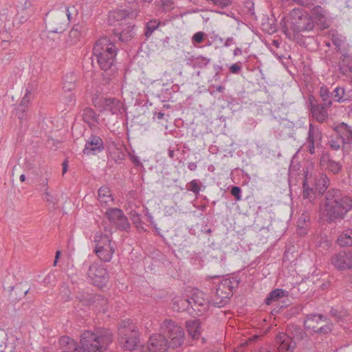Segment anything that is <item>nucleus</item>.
Listing matches in <instances>:
<instances>
[{
    "mask_svg": "<svg viewBox=\"0 0 352 352\" xmlns=\"http://www.w3.org/2000/svg\"><path fill=\"white\" fill-rule=\"evenodd\" d=\"M321 208L328 223L341 221L352 210V197L338 189H330L324 194Z\"/></svg>",
    "mask_w": 352,
    "mask_h": 352,
    "instance_id": "1",
    "label": "nucleus"
},
{
    "mask_svg": "<svg viewBox=\"0 0 352 352\" xmlns=\"http://www.w3.org/2000/svg\"><path fill=\"white\" fill-rule=\"evenodd\" d=\"M113 341V333L109 329H102L96 332L85 331L81 335L82 352H104Z\"/></svg>",
    "mask_w": 352,
    "mask_h": 352,
    "instance_id": "2",
    "label": "nucleus"
},
{
    "mask_svg": "<svg viewBox=\"0 0 352 352\" xmlns=\"http://www.w3.org/2000/svg\"><path fill=\"white\" fill-rule=\"evenodd\" d=\"M239 280L236 278H225L220 281L212 296V305L217 307H223L232 296V289L236 287Z\"/></svg>",
    "mask_w": 352,
    "mask_h": 352,
    "instance_id": "3",
    "label": "nucleus"
},
{
    "mask_svg": "<svg viewBox=\"0 0 352 352\" xmlns=\"http://www.w3.org/2000/svg\"><path fill=\"white\" fill-rule=\"evenodd\" d=\"M288 22L294 33L311 31L315 26L312 16L300 8H294L290 12Z\"/></svg>",
    "mask_w": 352,
    "mask_h": 352,
    "instance_id": "4",
    "label": "nucleus"
},
{
    "mask_svg": "<svg viewBox=\"0 0 352 352\" xmlns=\"http://www.w3.org/2000/svg\"><path fill=\"white\" fill-rule=\"evenodd\" d=\"M160 331L162 335L168 338L169 347L173 349L181 346L184 341V331L176 322L170 319H166L162 323Z\"/></svg>",
    "mask_w": 352,
    "mask_h": 352,
    "instance_id": "5",
    "label": "nucleus"
},
{
    "mask_svg": "<svg viewBox=\"0 0 352 352\" xmlns=\"http://www.w3.org/2000/svg\"><path fill=\"white\" fill-rule=\"evenodd\" d=\"M70 20L69 8L56 12H49L45 18L47 30L52 33H61L67 28V21Z\"/></svg>",
    "mask_w": 352,
    "mask_h": 352,
    "instance_id": "6",
    "label": "nucleus"
},
{
    "mask_svg": "<svg viewBox=\"0 0 352 352\" xmlns=\"http://www.w3.org/2000/svg\"><path fill=\"white\" fill-rule=\"evenodd\" d=\"M304 325L306 329L320 334L330 333L333 327L329 320L322 314L307 315Z\"/></svg>",
    "mask_w": 352,
    "mask_h": 352,
    "instance_id": "7",
    "label": "nucleus"
},
{
    "mask_svg": "<svg viewBox=\"0 0 352 352\" xmlns=\"http://www.w3.org/2000/svg\"><path fill=\"white\" fill-rule=\"evenodd\" d=\"M95 252L98 258L103 262H109L114 252L111 246V239L109 236L101 232H96L95 235Z\"/></svg>",
    "mask_w": 352,
    "mask_h": 352,
    "instance_id": "8",
    "label": "nucleus"
},
{
    "mask_svg": "<svg viewBox=\"0 0 352 352\" xmlns=\"http://www.w3.org/2000/svg\"><path fill=\"white\" fill-rule=\"evenodd\" d=\"M94 107L100 111H109L112 114L122 113L123 104L117 98L95 96L92 99Z\"/></svg>",
    "mask_w": 352,
    "mask_h": 352,
    "instance_id": "9",
    "label": "nucleus"
},
{
    "mask_svg": "<svg viewBox=\"0 0 352 352\" xmlns=\"http://www.w3.org/2000/svg\"><path fill=\"white\" fill-rule=\"evenodd\" d=\"M338 129L339 135L329 142L330 148L335 151L340 149L342 144H352V126L342 122Z\"/></svg>",
    "mask_w": 352,
    "mask_h": 352,
    "instance_id": "10",
    "label": "nucleus"
},
{
    "mask_svg": "<svg viewBox=\"0 0 352 352\" xmlns=\"http://www.w3.org/2000/svg\"><path fill=\"white\" fill-rule=\"evenodd\" d=\"M169 347L168 342L164 335L157 333L152 335L147 344V346H142L146 352H167Z\"/></svg>",
    "mask_w": 352,
    "mask_h": 352,
    "instance_id": "11",
    "label": "nucleus"
},
{
    "mask_svg": "<svg viewBox=\"0 0 352 352\" xmlns=\"http://www.w3.org/2000/svg\"><path fill=\"white\" fill-rule=\"evenodd\" d=\"M88 276L92 283L98 287L106 285L109 280L107 270L103 265H89Z\"/></svg>",
    "mask_w": 352,
    "mask_h": 352,
    "instance_id": "12",
    "label": "nucleus"
},
{
    "mask_svg": "<svg viewBox=\"0 0 352 352\" xmlns=\"http://www.w3.org/2000/svg\"><path fill=\"white\" fill-rule=\"evenodd\" d=\"M190 299L191 308L201 314L207 311L210 305H212V299L208 300L207 298H205L204 294L199 291H196Z\"/></svg>",
    "mask_w": 352,
    "mask_h": 352,
    "instance_id": "13",
    "label": "nucleus"
},
{
    "mask_svg": "<svg viewBox=\"0 0 352 352\" xmlns=\"http://www.w3.org/2000/svg\"><path fill=\"white\" fill-rule=\"evenodd\" d=\"M104 150L102 139L97 135H91L87 140L83 153L86 155H95Z\"/></svg>",
    "mask_w": 352,
    "mask_h": 352,
    "instance_id": "14",
    "label": "nucleus"
},
{
    "mask_svg": "<svg viewBox=\"0 0 352 352\" xmlns=\"http://www.w3.org/2000/svg\"><path fill=\"white\" fill-rule=\"evenodd\" d=\"M116 52L117 48H116L114 43L107 37H102L98 40L93 48V53L94 56Z\"/></svg>",
    "mask_w": 352,
    "mask_h": 352,
    "instance_id": "15",
    "label": "nucleus"
},
{
    "mask_svg": "<svg viewBox=\"0 0 352 352\" xmlns=\"http://www.w3.org/2000/svg\"><path fill=\"white\" fill-rule=\"evenodd\" d=\"M276 340L280 352H294L296 347V342L288 334L280 333L276 336Z\"/></svg>",
    "mask_w": 352,
    "mask_h": 352,
    "instance_id": "16",
    "label": "nucleus"
},
{
    "mask_svg": "<svg viewBox=\"0 0 352 352\" xmlns=\"http://www.w3.org/2000/svg\"><path fill=\"white\" fill-rule=\"evenodd\" d=\"M138 328L135 324L129 319L122 320L118 327V333L119 341L122 340L124 337H130L132 335H138Z\"/></svg>",
    "mask_w": 352,
    "mask_h": 352,
    "instance_id": "17",
    "label": "nucleus"
},
{
    "mask_svg": "<svg viewBox=\"0 0 352 352\" xmlns=\"http://www.w3.org/2000/svg\"><path fill=\"white\" fill-rule=\"evenodd\" d=\"M312 17L314 16L316 23L320 25L322 29L328 28L329 25L327 18V12L320 6H316L311 10Z\"/></svg>",
    "mask_w": 352,
    "mask_h": 352,
    "instance_id": "18",
    "label": "nucleus"
},
{
    "mask_svg": "<svg viewBox=\"0 0 352 352\" xmlns=\"http://www.w3.org/2000/svg\"><path fill=\"white\" fill-rule=\"evenodd\" d=\"M328 107L321 104H313L311 102V111L312 116L320 123L326 121L328 119V113L327 111Z\"/></svg>",
    "mask_w": 352,
    "mask_h": 352,
    "instance_id": "19",
    "label": "nucleus"
},
{
    "mask_svg": "<svg viewBox=\"0 0 352 352\" xmlns=\"http://www.w3.org/2000/svg\"><path fill=\"white\" fill-rule=\"evenodd\" d=\"M116 56V52L102 54L101 55L96 56L97 61L102 70L107 71L109 69L114 63V58Z\"/></svg>",
    "mask_w": 352,
    "mask_h": 352,
    "instance_id": "20",
    "label": "nucleus"
},
{
    "mask_svg": "<svg viewBox=\"0 0 352 352\" xmlns=\"http://www.w3.org/2000/svg\"><path fill=\"white\" fill-rule=\"evenodd\" d=\"M186 330L192 339H197L201 334V323L199 320L192 319L186 322Z\"/></svg>",
    "mask_w": 352,
    "mask_h": 352,
    "instance_id": "21",
    "label": "nucleus"
},
{
    "mask_svg": "<svg viewBox=\"0 0 352 352\" xmlns=\"http://www.w3.org/2000/svg\"><path fill=\"white\" fill-rule=\"evenodd\" d=\"M124 349L135 351H140V349H136L138 344L139 342V332L138 335H132L130 337H124L122 340L119 341Z\"/></svg>",
    "mask_w": 352,
    "mask_h": 352,
    "instance_id": "22",
    "label": "nucleus"
},
{
    "mask_svg": "<svg viewBox=\"0 0 352 352\" xmlns=\"http://www.w3.org/2000/svg\"><path fill=\"white\" fill-rule=\"evenodd\" d=\"M134 28V25H129L122 32L113 30V33L119 38V40L121 42H127L133 38L135 35Z\"/></svg>",
    "mask_w": 352,
    "mask_h": 352,
    "instance_id": "23",
    "label": "nucleus"
},
{
    "mask_svg": "<svg viewBox=\"0 0 352 352\" xmlns=\"http://www.w3.org/2000/svg\"><path fill=\"white\" fill-rule=\"evenodd\" d=\"M82 118L91 127L98 123L99 116L91 108L86 107L82 110Z\"/></svg>",
    "mask_w": 352,
    "mask_h": 352,
    "instance_id": "24",
    "label": "nucleus"
},
{
    "mask_svg": "<svg viewBox=\"0 0 352 352\" xmlns=\"http://www.w3.org/2000/svg\"><path fill=\"white\" fill-rule=\"evenodd\" d=\"M336 243L341 247H352V229L343 231L338 236Z\"/></svg>",
    "mask_w": 352,
    "mask_h": 352,
    "instance_id": "25",
    "label": "nucleus"
},
{
    "mask_svg": "<svg viewBox=\"0 0 352 352\" xmlns=\"http://www.w3.org/2000/svg\"><path fill=\"white\" fill-rule=\"evenodd\" d=\"M28 291V289L23 288L21 284L10 287V298L12 300H19L27 294Z\"/></svg>",
    "mask_w": 352,
    "mask_h": 352,
    "instance_id": "26",
    "label": "nucleus"
},
{
    "mask_svg": "<svg viewBox=\"0 0 352 352\" xmlns=\"http://www.w3.org/2000/svg\"><path fill=\"white\" fill-rule=\"evenodd\" d=\"M329 184L330 180L329 177L324 174H321L316 179V188L319 194L324 195Z\"/></svg>",
    "mask_w": 352,
    "mask_h": 352,
    "instance_id": "27",
    "label": "nucleus"
},
{
    "mask_svg": "<svg viewBox=\"0 0 352 352\" xmlns=\"http://www.w3.org/2000/svg\"><path fill=\"white\" fill-rule=\"evenodd\" d=\"M339 69L341 73L345 74L352 69V59L347 54H342L340 58Z\"/></svg>",
    "mask_w": 352,
    "mask_h": 352,
    "instance_id": "28",
    "label": "nucleus"
},
{
    "mask_svg": "<svg viewBox=\"0 0 352 352\" xmlns=\"http://www.w3.org/2000/svg\"><path fill=\"white\" fill-rule=\"evenodd\" d=\"M30 94L31 91L27 89L25 96L22 98L19 107L16 109V115H18V117L20 120L23 118V114L25 111V109L30 100Z\"/></svg>",
    "mask_w": 352,
    "mask_h": 352,
    "instance_id": "29",
    "label": "nucleus"
},
{
    "mask_svg": "<svg viewBox=\"0 0 352 352\" xmlns=\"http://www.w3.org/2000/svg\"><path fill=\"white\" fill-rule=\"evenodd\" d=\"M336 261L337 264H352V252H343L333 258L332 264Z\"/></svg>",
    "mask_w": 352,
    "mask_h": 352,
    "instance_id": "30",
    "label": "nucleus"
},
{
    "mask_svg": "<svg viewBox=\"0 0 352 352\" xmlns=\"http://www.w3.org/2000/svg\"><path fill=\"white\" fill-rule=\"evenodd\" d=\"M129 12L126 10H120L110 12L109 14V22L113 25L116 21H121L128 16Z\"/></svg>",
    "mask_w": 352,
    "mask_h": 352,
    "instance_id": "31",
    "label": "nucleus"
},
{
    "mask_svg": "<svg viewBox=\"0 0 352 352\" xmlns=\"http://www.w3.org/2000/svg\"><path fill=\"white\" fill-rule=\"evenodd\" d=\"M320 97L322 101V104L326 107H330L332 105L333 98L331 97V94L326 86H322L320 89Z\"/></svg>",
    "mask_w": 352,
    "mask_h": 352,
    "instance_id": "32",
    "label": "nucleus"
},
{
    "mask_svg": "<svg viewBox=\"0 0 352 352\" xmlns=\"http://www.w3.org/2000/svg\"><path fill=\"white\" fill-rule=\"evenodd\" d=\"M191 307L190 298H176L173 302V309L178 311H185Z\"/></svg>",
    "mask_w": 352,
    "mask_h": 352,
    "instance_id": "33",
    "label": "nucleus"
},
{
    "mask_svg": "<svg viewBox=\"0 0 352 352\" xmlns=\"http://www.w3.org/2000/svg\"><path fill=\"white\" fill-rule=\"evenodd\" d=\"M76 78L74 73L67 74L63 79V89L65 91H70L75 88Z\"/></svg>",
    "mask_w": 352,
    "mask_h": 352,
    "instance_id": "34",
    "label": "nucleus"
},
{
    "mask_svg": "<svg viewBox=\"0 0 352 352\" xmlns=\"http://www.w3.org/2000/svg\"><path fill=\"white\" fill-rule=\"evenodd\" d=\"M123 214L122 210L117 208H110L105 213L108 219L113 224H115L118 220L122 217Z\"/></svg>",
    "mask_w": 352,
    "mask_h": 352,
    "instance_id": "35",
    "label": "nucleus"
},
{
    "mask_svg": "<svg viewBox=\"0 0 352 352\" xmlns=\"http://www.w3.org/2000/svg\"><path fill=\"white\" fill-rule=\"evenodd\" d=\"M322 133L318 128L314 127L312 124H309L308 136L307 140H313V142L320 141Z\"/></svg>",
    "mask_w": 352,
    "mask_h": 352,
    "instance_id": "36",
    "label": "nucleus"
},
{
    "mask_svg": "<svg viewBox=\"0 0 352 352\" xmlns=\"http://www.w3.org/2000/svg\"><path fill=\"white\" fill-rule=\"evenodd\" d=\"M331 97L336 102H341L348 100L345 96L344 89L340 87H336L331 94Z\"/></svg>",
    "mask_w": 352,
    "mask_h": 352,
    "instance_id": "37",
    "label": "nucleus"
},
{
    "mask_svg": "<svg viewBox=\"0 0 352 352\" xmlns=\"http://www.w3.org/2000/svg\"><path fill=\"white\" fill-rule=\"evenodd\" d=\"M98 200L100 202L107 203L109 201H112L110 190L107 186H102L99 188L98 191Z\"/></svg>",
    "mask_w": 352,
    "mask_h": 352,
    "instance_id": "38",
    "label": "nucleus"
},
{
    "mask_svg": "<svg viewBox=\"0 0 352 352\" xmlns=\"http://www.w3.org/2000/svg\"><path fill=\"white\" fill-rule=\"evenodd\" d=\"M330 315L334 318L338 322L342 321L346 317L348 316V312L344 309H335L331 307L330 310Z\"/></svg>",
    "mask_w": 352,
    "mask_h": 352,
    "instance_id": "39",
    "label": "nucleus"
},
{
    "mask_svg": "<svg viewBox=\"0 0 352 352\" xmlns=\"http://www.w3.org/2000/svg\"><path fill=\"white\" fill-rule=\"evenodd\" d=\"M310 214L308 210H303L298 220V228H309Z\"/></svg>",
    "mask_w": 352,
    "mask_h": 352,
    "instance_id": "40",
    "label": "nucleus"
},
{
    "mask_svg": "<svg viewBox=\"0 0 352 352\" xmlns=\"http://www.w3.org/2000/svg\"><path fill=\"white\" fill-rule=\"evenodd\" d=\"M283 295L284 291L282 289H276L270 293L269 296L265 299V303L270 305L272 301L278 300L280 297H283Z\"/></svg>",
    "mask_w": 352,
    "mask_h": 352,
    "instance_id": "41",
    "label": "nucleus"
},
{
    "mask_svg": "<svg viewBox=\"0 0 352 352\" xmlns=\"http://www.w3.org/2000/svg\"><path fill=\"white\" fill-rule=\"evenodd\" d=\"M160 22L157 20H151L147 23L146 26L145 36L149 37L152 33L158 28Z\"/></svg>",
    "mask_w": 352,
    "mask_h": 352,
    "instance_id": "42",
    "label": "nucleus"
},
{
    "mask_svg": "<svg viewBox=\"0 0 352 352\" xmlns=\"http://www.w3.org/2000/svg\"><path fill=\"white\" fill-rule=\"evenodd\" d=\"M116 226L120 230H127L130 228L127 217L123 214L118 221L115 223Z\"/></svg>",
    "mask_w": 352,
    "mask_h": 352,
    "instance_id": "43",
    "label": "nucleus"
},
{
    "mask_svg": "<svg viewBox=\"0 0 352 352\" xmlns=\"http://www.w3.org/2000/svg\"><path fill=\"white\" fill-rule=\"evenodd\" d=\"M43 195L45 196L44 200L49 204L52 205L53 208H56V205L57 204L58 199L56 196L52 195L49 190H46V192H43Z\"/></svg>",
    "mask_w": 352,
    "mask_h": 352,
    "instance_id": "44",
    "label": "nucleus"
},
{
    "mask_svg": "<svg viewBox=\"0 0 352 352\" xmlns=\"http://www.w3.org/2000/svg\"><path fill=\"white\" fill-rule=\"evenodd\" d=\"M292 338L294 341H300L304 340L307 336V333L300 328L295 329L292 331Z\"/></svg>",
    "mask_w": 352,
    "mask_h": 352,
    "instance_id": "45",
    "label": "nucleus"
},
{
    "mask_svg": "<svg viewBox=\"0 0 352 352\" xmlns=\"http://www.w3.org/2000/svg\"><path fill=\"white\" fill-rule=\"evenodd\" d=\"M200 184L201 182L199 181L193 179L188 184V190L197 195L201 190Z\"/></svg>",
    "mask_w": 352,
    "mask_h": 352,
    "instance_id": "46",
    "label": "nucleus"
},
{
    "mask_svg": "<svg viewBox=\"0 0 352 352\" xmlns=\"http://www.w3.org/2000/svg\"><path fill=\"white\" fill-rule=\"evenodd\" d=\"M243 12L250 16L254 15V3L252 0H248L244 3Z\"/></svg>",
    "mask_w": 352,
    "mask_h": 352,
    "instance_id": "47",
    "label": "nucleus"
},
{
    "mask_svg": "<svg viewBox=\"0 0 352 352\" xmlns=\"http://www.w3.org/2000/svg\"><path fill=\"white\" fill-rule=\"evenodd\" d=\"M341 167V165L337 162L333 160L328 161L327 168L333 174H336L340 172Z\"/></svg>",
    "mask_w": 352,
    "mask_h": 352,
    "instance_id": "48",
    "label": "nucleus"
},
{
    "mask_svg": "<svg viewBox=\"0 0 352 352\" xmlns=\"http://www.w3.org/2000/svg\"><path fill=\"white\" fill-rule=\"evenodd\" d=\"M295 3L305 7L307 8H310L315 5L317 2V0H292Z\"/></svg>",
    "mask_w": 352,
    "mask_h": 352,
    "instance_id": "49",
    "label": "nucleus"
},
{
    "mask_svg": "<svg viewBox=\"0 0 352 352\" xmlns=\"http://www.w3.org/2000/svg\"><path fill=\"white\" fill-rule=\"evenodd\" d=\"M31 14L32 10H28V12L20 10L16 15V18L18 19L21 23H23Z\"/></svg>",
    "mask_w": 352,
    "mask_h": 352,
    "instance_id": "50",
    "label": "nucleus"
},
{
    "mask_svg": "<svg viewBox=\"0 0 352 352\" xmlns=\"http://www.w3.org/2000/svg\"><path fill=\"white\" fill-rule=\"evenodd\" d=\"M205 36L206 34L204 32L195 33L192 38V43L194 44H201L204 41Z\"/></svg>",
    "mask_w": 352,
    "mask_h": 352,
    "instance_id": "51",
    "label": "nucleus"
},
{
    "mask_svg": "<svg viewBox=\"0 0 352 352\" xmlns=\"http://www.w3.org/2000/svg\"><path fill=\"white\" fill-rule=\"evenodd\" d=\"M161 6L165 12L170 11L174 8L173 0H160Z\"/></svg>",
    "mask_w": 352,
    "mask_h": 352,
    "instance_id": "52",
    "label": "nucleus"
},
{
    "mask_svg": "<svg viewBox=\"0 0 352 352\" xmlns=\"http://www.w3.org/2000/svg\"><path fill=\"white\" fill-rule=\"evenodd\" d=\"M207 1L212 2L214 5L223 8L231 3L230 0H206Z\"/></svg>",
    "mask_w": 352,
    "mask_h": 352,
    "instance_id": "53",
    "label": "nucleus"
},
{
    "mask_svg": "<svg viewBox=\"0 0 352 352\" xmlns=\"http://www.w3.org/2000/svg\"><path fill=\"white\" fill-rule=\"evenodd\" d=\"M241 190L239 186H233L231 189V195L234 197L236 201H240L241 199Z\"/></svg>",
    "mask_w": 352,
    "mask_h": 352,
    "instance_id": "54",
    "label": "nucleus"
},
{
    "mask_svg": "<svg viewBox=\"0 0 352 352\" xmlns=\"http://www.w3.org/2000/svg\"><path fill=\"white\" fill-rule=\"evenodd\" d=\"M312 191H313V189L311 188H309L307 186V182L305 180L303 182V192H302V197H303V198L305 199H309L310 194H311V192H312Z\"/></svg>",
    "mask_w": 352,
    "mask_h": 352,
    "instance_id": "55",
    "label": "nucleus"
},
{
    "mask_svg": "<svg viewBox=\"0 0 352 352\" xmlns=\"http://www.w3.org/2000/svg\"><path fill=\"white\" fill-rule=\"evenodd\" d=\"M209 62H210V59L202 57V56H199L196 58L195 63L197 65L201 67V66L206 65Z\"/></svg>",
    "mask_w": 352,
    "mask_h": 352,
    "instance_id": "56",
    "label": "nucleus"
},
{
    "mask_svg": "<svg viewBox=\"0 0 352 352\" xmlns=\"http://www.w3.org/2000/svg\"><path fill=\"white\" fill-rule=\"evenodd\" d=\"M48 182L49 180L47 177L41 178L40 179L38 186L41 190H43L44 192H46V190H48L49 189Z\"/></svg>",
    "mask_w": 352,
    "mask_h": 352,
    "instance_id": "57",
    "label": "nucleus"
},
{
    "mask_svg": "<svg viewBox=\"0 0 352 352\" xmlns=\"http://www.w3.org/2000/svg\"><path fill=\"white\" fill-rule=\"evenodd\" d=\"M130 218L133 223L138 226V223H140V215L135 211L130 212Z\"/></svg>",
    "mask_w": 352,
    "mask_h": 352,
    "instance_id": "58",
    "label": "nucleus"
},
{
    "mask_svg": "<svg viewBox=\"0 0 352 352\" xmlns=\"http://www.w3.org/2000/svg\"><path fill=\"white\" fill-rule=\"evenodd\" d=\"M332 42L336 46L338 50H340L343 43V41L338 36H333Z\"/></svg>",
    "mask_w": 352,
    "mask_h": 352,
    "instance_id": "59",
    "label": "nucleus"
},
{
    "mask_svg": "<svg viewBox=\"0 0 352 352\" xmlns=\"http://www.w3.org/2000/svg\"><path fill=\"white\" fill-rule=\"evenodd\" d=\"M32 2L30 0H27L23 4L21 10L28 12V10H32V13L33 12V10L32 9Z\"/></svg>",
    "mask_w": 352,
    "mask_h": 352,
    "instance_id": "60",
    "label": "nucleus"
},
{
    "mask_svg": "<svg viewBox=\"0 0 352 352\" xmlns=\"http://www.w3.org/2000/svg\"><path fill=\"white\" fill-rule=\"evenodd\" d=\"M241 69V67L237 63H234L230 67V72L232 74H237Z\"/></svg>",
    "mask_w": 352,
    "mask_h": 352,
    "instance_id": "61",
    "label": "nucleus"
},
{
    "mask_svg": "<svg viewBox=\"0 0 352 352\" xmlns=\"http://www.w3.org/2000/svg\"><path fill=\"white\" fill-rule=\"evenodd\" d=\"M307 148L310 154H314L315 153V146L313 140H307Z\"/></svg>",
    "mask_w": 352,
    "mask_h": 352,
    "instance_id": "62",
    "label": "nucleus"
},
{
    "mask_svg": "<svg viewBox=\"0 0 352 352\" xmlns=\"http://www.w3.org/2000/svg\"><path fill=\"white\" fill-rule=\"evenodd\" d=\"M131 160L133 164L136 166H142V162L140 161L138 157L132 155L131 156Z\"/></svg>",
    "mask_w": 352,
    "mask_h": 352,
    "instance_id": "63",
    "label": "nucleus"
},
{
    "mask_svg": "<svg viewBox=\"0 0 352 352\" xmlns=\"http://www.w3.org/2000/svg\"><path fill=\"white\" fill-rule=\"evenodd\" d=\"M308 228H298V233L300 236H305L307 234Z\"/></svg>",
    "mask_w": 352,
    "mask_h": 352,
    "instance_id": "64",
    "label": "nucleus"
}]
</instances>
